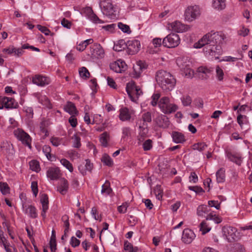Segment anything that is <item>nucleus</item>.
Here are the masks:
<instances>
[{"instance_id": "c9c22d12", "label": "nucleus", "mask_w": 252, "mask_h": 252, "mask_svg": "<svg viewBox=\"0 0 252 252\" xmlns=\"http://www.w3.org/2000/svg\"><path fill=\"white\" fill-rule=\"evenodd\" d=\"M209 212L208 208L206 205L199 206L197 208V214L198 216H203L205 214Z\"/></svg>"}, {"instance_id": "7ed1b4c3", "label": "nucleus", "mask_w": 252, "mask_h": 252, "mask_svg": "<svg viewBox=\"0 0 252 252\" xmlns=\"http://www.w3.org/2000/svg\"><path fill=\"white\" fill-rule=\"evenodd\" d=\"M158 105L160 110L165 114L175 112L178 108L177 105L170 103L169 98L166 96L160 98Z\"/></svg>"}, {"instance_id": "473e14b6", "label": "nucleus", "mask_w": 252, "mask_h": 252, "mask_svg": "<svg viewBox=\"0 0 252 252\" xmlns=\"http://www.w3.org/2000/svg\"><path fill=\"white\" fill-rule=\"evenodd\" d=\"M211 229V227L209 226V223H207L206 220L202 221L199 224V230L203 235L209 232Z\"/></svg>"}, {"instance_id": "ea45409f", "label": "nucleus", "mask_w": 252, "mask_h": 252, "mask_svg": "<svg viewBox=\"0 0 252 252\" xmlns=\"http://www.w3.org/2000/svg\"><path fill=\"white\" fill-rule=\"evenodd\" d=\"M109 139V136L106 132H104L101 134L100 137V142L103 146L105 147L107 146Z\"/></svg>"}, {"instance_id": "2eb2a0df", "label": "nucleus", "mask_w": 252, "mask_h": 252, "mask_svg": "<svg viewBox=\"0 0 252 252\" xmlns=\"http://www.w3.org/2000/svg\"><path fill=\"white\" fill-rule=\"evenodd\" d=\"M126 91L128 95H131L132 92H136V101L139 96L142 94V91L141 89L137 87L134 82H131L127 84Z\"/></svg>"}, {"instance_id": "49530a36", "label": "nucleus", "mask_w": 252, "mask_h": 252, "mask_svg": "<svg viewBox=\"0 0 252 252\" xmlns=\"http://www.w3.org/2000/svg\"><path fill=\"white\" fill-rule=\"evenodd\" d=\"M143 150L145 151L151 150L153 147V141L151 139H147L144 141L142 144Z\"/></svg>"}, {"instance_id": "69168bd1", "label": "nucleus", "mask_w": 252, "mask_h": 252, "mask_svg": "<svg viewBox=\"0 0 252 252\" xmlns=\"http://www.w3.org/2000/svg\"><path fill=\"white\" fill-rule=\"evenodd\" d=\"M61 24L63 27L68 29H70L72 25V23L65 18L62 19Z\"/></svg>"}, {"instance_id": "4c0bfd02", "label": "nucleus", "mask_w": 252, "mask_h": 252, "mask_svg": "<svg viewBox=\"0 0 252 252\" xmlns=\"http://www.w3.org/2000/svg\"><path fill=\"white\" fill-rule=\"evenodd\" d=\"M61 163L69 172H72L73 171V167L72 163L67 159L65 158H62L60 160Z\"/></svg>"}, {"instance_id": "bf43d9fd", "label": "nucleus", "mask_w": 252, "mask_h": 252, "mask_svg": "<svg viewBox=\"0 0 252 252\" xmlns=\"http://www.w3.org/2000/svg\"><path fill=\"white\" fill-rule=\"evenodd\" d=\"M128 206V203L125 202L123 203L122 205H120L118 207V211L120 213L124 214L126 212Z\"/></svg>"}, {"instance_id": "4be33fe9", "label": "nucleus", "mask_w": 252, "mask_h": 252, "mask_svg": "<svg viewBox=\"0 0 252 252\" xmlns=\"http://www.w3.org/2000/svg\"><path fill=\"white\" fill-rule=\"evenodd\" d=\"M34 95L39 103L49 108H52V105L46 95L38 93Z\"/></svg>"}, {"instance_id": "1a4fd4ad", "label": "nucleus", "mask_w": 252, "mask_h": 252, "mask_svg": "<svg viewBox=\"0 0 252 252\" xmlns=\"http://www.w3.org/2000/svg\"><path fill=\"white\" fill-rule=\"evenodd\" d=\"M90 53L93 59H101L104 57V51L99 44H94L90 47Z\"/></svg>"}, {"instance_id": "a18cd8bd", "label": "nucleus", "mask_w": 252, "mask_h": 252, "mask_svg": "<svg viewBox=\"0 0 252 252\" xmlns=\"http://www.w3.org/2000/svg\"><path fill=\"white\" fill-rule=\"evenodd\" d=\"M0 191L3 195L8 194L10 191V189L8 184L6 183L0 182Z\"/></svg>"}, {"instance_id": "338daca9", "label": "nucleus", "mask_w": 252, "mask_h": 252, "mask_svg": "<svg viewBox=\"0 0 252 252\" xmlns=\"http://www.w3.org/2000/svg\"><path fill=\"white\" fill-rule=\"evenodd\" d=\"M155 191L157 198L158 200H160L162 197V191L160 189V187L157 186L156 187V189L155 190Z\"/></svg>"}, {"instance_id": "2f4dec72", "label": "nucleus", "mask_w": 252, "mask_h": 252, "mask_svg": "<svg viewBox=\"0 0 252 252\" xmlns=\"http://www.w3.org/2000/svg\"><path fill=\"white\" fill-rule=\"evenodd\" d=\"M213 7L218 10H220L225 7V0H213L212 3Z\"/></svg>"}, {"instance_id": "37998d69", "label": "nucleus", "mask_w": 252, "mask_h": 252, "mask_svg": "<svg viewBox=\"0 0 252 252\" xmlns=\"http://www.w3.org/2000/svg\"><path fill=\"white\" fill-rule=\"evenodd\" d=\"M207 145L204 142H200L195 143L193 145L192 149L194 150H198L200 152H202L206 149Z\"/></svg>"}, {"instance_id": "c85d7f7f", "label": "nucleus", "mask_w": 252, "mask_h": 252, "mask_svg": "<svg viewBox=\"0 0 252 252\" xmlns=\"http://www.w3.org/2000/svg\"><path fill=\"white\" fill-rule=\"evenodd\" d=\"M112 189L110 187V183L108 181H106L105 183L102 186L101 194L105 196L110 195L112 192Z\"/></svg>"}, {"instance_id": "79ce46f5", "label": "nucleus", "mask_w": 252, "mask_h": 252, "mask_svg": "<svg viewBox=\"0 0 252 252\" xmlns=\"http://www.w3.org/2000/svg\"><path fill=\"white\" fill-rule=\"evenodd\" d=\"M72 146L74 148H79L81 146V138L77 134H74L72 137Z\"/></svg>"}, {"instance_id": "ddd939ff", "label": "nucleus", "mask_w": 252, "mask_h": 252, "mask_svg": "<svg viewBox=\"0 0 252 252\" xmlns=\"http://www.w3.org/2000/svg\"><path fill=\"white\" fill-rule=\"evenodd\" d=\"M119 112V118L123 122L130 121L131 115L134 113L133 110H130L127 107L121 108Z\"/></svg>"}, {"instance_id": "412c9836", "label": "nucleus", "mask_w": 252, "mask_h": 252, "mask_svg": "<svg viewBox=\"0 0 252 252\" xmlns=\"http://www.w3.org/2000/svg\"><path fill=\"white\" fill-rule=\"evenodd\" d=\"M60 170L58 167L50 168L47 171V176L51 180H57L60 177Z\"/></svg>"}, {"instance_id": "bb28decb", "label": "nucleus", "mask_w": 252, "mask_h": 252, "mask_svg": "<svg viewBox=\"0 0 252 252\" xmlns=\"http://www.w3.org/2000/svg\"><path fill=\"white\" fill-rule=\"evenodd\" d=\"M139 128L140 129V131L137 136V139L138 141V144L141 145L146 137L148 129L147 127L142 126L141 125L139 126Z\"/></svg>"}, {"instance_id": "3c124183", "label": "nucleus", "mask_w": 252, "mask_h": 252, "mask_svg": "<svg viewBox=\"0 0 252 252\" xmlns=\"http://www.w3.org/2000/svg\"><path fill=\"white\" fill-rule=\"evenodd\" d=\"M88 16L90 20L95 23H102V21L93 12L91 9H90V14Z\"/></svg>"}, {"instance_id": "dca6fc26", "label": "nucleus", "mask_w": 252, "mask_h": 252, "mask_svg": "<svg viewBox=\"0 0 252 252\" xmlns=\"http://www.w3.org/2000/svg\"><path fill=\"white\" fill-rule=\"evenodd\" d=\"M195 235L191 229H185L182 234V240L185 244H190L195 238Z\"/></svg>"}, {"instance_id": "c03bdc74", "label": "nucleus", "mask_w": 252, "mask_h": 252, "mask_svg": "<svg viewBox=\"0 0 252 252\" xmlns=\"http://www.w3.org/2000/svg\"><path fill=\"white\" fill-rule=\"evenodd\" d=\"M40 202L42 204V207L44 208V210L48 209V197L46 194H44L42 195L40 199Z\"/></svg>"}, {"instance_id": "13d9d810", "label": "nucleus", "mask_w": 252, "mask_h": 252, "mask_svg": "<svg viewBox=\"0 0 252 252\" xmlns=\"http://www.w3.org/2000/svg\"><path fill=\"white\" fill-rule=\"evenodd\" d=\"M37 28L38 30L45 34L46 35H48L51 33V31L46 27L38 25H37Z\"/></svg>"}, {"instance_id": "09e8293b", "label": "nucleus", "mask_w": 252, "mask_h": 252, "mask_svg": "<svg viewBox=\"0 0 252 252\" xmlns=\"http://www.w3.org/2000/svg\"><path fill=\"white\" fill-rule=\"evenodd\" d=\"M199 73H202L205 75L211 73L213 71V68L212 67H207L206 66H200L197 69Z\"/></svg>"}, {"instance_id": "a19ab883", "label": "nucleus", "mask_w": 252, "mask_h": 252, "mask_svg": "<svg viewBox=\"0 0 252 252\" xmlns=\"http://www.w3.org/2000/svg\"><path fill=\"white\" fill-rule=\"evenodd\" d=\"M30 169L34 171L38 172L40 171V165L39 162L36 160H32L29 162Z\"/></svg>"}, {"instance_id": "f03ea898", "label": "nucleus", "mask_w": 252, "mask_h": 252, "mask_svg": "<svg viewBox=\"0 0 252 252\" xmlns=\"http://www.w3.org/2000/svg\"><path fill=\"white\" fill-rule=\"evenodd\" d=\"M156 79L160 87L166 92L172 91L176 83L174 76L170 73L163 70L157 72Z\"/></svg>"}, {"instance_id": "603ef678", "label": "nucleus", "mask_w": 252, "mask_h": 252, "mask_svg": "<svg viewBox=\"0 0 252 252\" xmlns=\"http://www.w3.org/2000/svg\"><path fill=\"white\" fill-rule=\"evenodd\" d=\"M160 95L158 93H155L152 95L151 97L152 100L151 102V104L153 106L155 107L157 106V105L158 103V102H159L158 100L160 98Z\"/></svg>"}, {"instance_id": "4468645a", "label": "nucleus", "mask_w": 252, "mask_h": 252, "mask_svg": "<svg viewBox=\"0 0 252 252\" xmlns=\"http://www.w3.org/2000/svg\"><path fill=\"white\" fill-rule=\"evenodd\" d=\"M178 64L181 69L184 71L185 76L188 78H192L194 76V71L190 67V63L189 61L184 62V63H180V60L178 61Z\"/></svg>"}, {"instance_id": "6ab92c4d", "label": "nucleus", "mask_w": 252, "mask_h": 252, "mask_svg": "<svg viewBox=\"0 0 252 252\" xmlns=\"http://www.w3.org/2000/svg\"><path fill=\"white\" fill-rule=\"evenodd\" d=\"M32 82L38 86H44L49 84L50 81L48 77L38 75L32 78Z\"/></svg>"}, {"instance_id": "f704fd0d", "label": "nucleus", "mask_w": 252, "mask_h": 252, "mask_svg": "<svg viewBox=\"0 0 252 252\" xmlns=\"http://www.w3.org/2000/svg\"><path fill=\"white\" fill-rule=\"evenodd\" d=\"M206 220H213L215 223L218 224L221 222L222 219L214 213H211L206 216Z\"/></svg>"}, {"instance_id": "393cba45", "label": "nucleus", "mask_w": 252, "mask_h": 252, "mask_svg": "<svg viewBox=\"0 0 252 252\" xmlns=\"http://www.w3.org/2000/svg\"><path fill=\"white\" fill-rule=\"evenodd\" d=\"M64 110L72 116H75L78 114L75 104L70 101H68L64 106Z\"/></svg>"}, {"instance_id": "de8ad7c7", "label": "nucleus", "mask_w": 252, "mask_h": 252, "mask_svg": "<svg viewBox=\"0 0 252 252\" xmlns=\"http://www.w3.org/2000/svg\"><path fill=\"white\" fill-rule=\"evenodd\" d=\"M237 122L242 128L243 125L247 123L248 122V118L245 115H239L237 118Z\"/></svg>"}, {"instance_id": "9d476101", "label": "nucleus", "mask_w": 252, "mask_h": 252, "mask_svg": "<svg viewBox=\"0 0 252 252\" xmlns=\"http://www.w3.org/2000/svg\"><path fill=\"white\" fill-rule=\"evenodd\" d=\"M127 52L130 55H134L138 53L141 48L140 42L138 40H129L126 43Z\"/></svg>"}, {"instance_id": "052dcab7", "label": "nucleus", "mask_w": 252, "mask_h": 252, "mask_svg": "<svg viewBox=\"0 0 252 252\" xmlns=\"http://www.w3.org/2000/svg\"><path fill=\"white\" fill-rule=\"evenodd\" d=\"M50 142L53 146L57 147L61 144L62 139L59 137H53L50 139Z\"/></svg>"}, {"instance_id": "a878e982", "label": "nucleus", "mask_w": 252, "mask_h": 252, "mask_svg": "<svg viewBox=\"0 0 252 252\" xmlns=\"http://www.w3.org/2000/svg\"><path fill=\"white\" fill-rule=\"evenodd\" d=\"M68 189V181L65 178H63L61 180V185L57 188V190L62 195H64L67 192Z\"/></svg>"}, {"instance_id": "e433bc0d", "label": "nucleus", "mask_w": 252, "mask_h": 252, "mask_svg": "<svg viewBox=\"0 0 252 252\" xmlns=\"http://www.w3.org/2000/svg\"><path fill=\"white\" fill-rule=\"evenodd\" d=\"M42 151L46 156L47 159L49 160L53 161L52 155L51 154V148L48 145H44L42 147Z\"/></svg>"}, {"instance_id": "423d86ee", "label": "nucleus", "mask_w": 252, "mask_h": 252, "mask_svg": "<svg viewBox=\"0 0 252 252\" xmlns=\"http://www.w3.org/2000/svg\"><path fill=\"white\" fill-rule=\"evenodd\" d=\"M180 43V38L176 33H170L163 38L162 44L167 48H175Z\"/></svg>"}, {"instance_id": "5fc2aeb1", "label": "nucleus", "mask_w": 252, "mask_h": 252, "mask_svg": "<svg viewBox=\"0 0 252 252\" xmlns=\"http://www.w3.org/2000/svg\"><path fill=\"white\" fill-rule=\"evenodd\" d=\"M181 100L184 106H189L192 101L191 97L189 95L183 96Z\"/></svg>"}, {"instance_id": "864d4df0", "label": "nucleus", "mask_w": 252, "mask_h": 252, "mask_svg": "<svg viewBox=\"0 0 252 252\" xmlns=\"http://www.w3.org/2000/svg\"><path fill=\"white\" fill-rule=\"evenodd\" d=\"M118 28L122 30L125 33H130L131 32V31L129 26L124 24L122 23H119L118 24Z\"/></svg>"}, {"instance_id": "8fccbe9b", "label": "nucleus", "mask_w": 252, "mask_h": 252, "mask_svg": "<svg viewBox=\"0 0 252 252\" xmlns=\"http://www.w3.org/2000/svg\"><path fill=\"white\" fill-rule=\"evenodd\" d=\"M80 76L85 79L88 78L90 76V72L85 67H82L79 70Z\"/></svg>"}, {"instance_id": "680f3d73", "label": "nucleus", "mask_w": 252, "mask_h": 252, "mask_svg": "<svg viewBox=\"0 0 252 252\" xmlns=\"http://www.w3.org/2000/svg\"><path fill=\"white\" fill-rule=\"evenodd\" d=\"M31 188L34 196L36 197L38 192L37 183L35 181L32 182Z\"/></svg>"}, {"instance_id": "20e7f679", "label": "nucleus", "mask_w": 252, "mask_h": 252, "mask_svg": "<svg viewBox=\"0 0 252 252\" xmlns=\"http://www.w3.org/2000/svg\"><path fill=\"white\" fill-rule=\"evenodd\" d=\"M99 6L104 15L111 18L114 16L116 8L112 4L111 0H100Z\"/></svg>"}, {"instance_id": "b1692460", "label": "nucleus", "mask_w": 252, "mask_h": 252, "mask_svg": "<svg viewBox=\"0 0 252 252\" xmlns=\"http://www.w3.org/2000/svg\"><path fill=\"white\" fill-rule=\"evenodd\" d=\"M227 157L230 161L235 162L238 165H241L242 162V158L240 154L228 153L227 154Z\"/></svg>"}, {"instance_id": "a211bd4d", "label": "nucleus", "mask_w": 252, "mask_h": 252, "mask_svg": "<svg viewBox=\"0 0 252 252\" xmlns=\"http://www.w3.org/2000/svg\"><path fill=\"white\" fill-rule=\"evenodd\" d=\"M170 30L176 32H183L186 31V27L179 21H175L169 24Z\"/></svg>"}, {"instance_id": "58836bf2", "label": "nucleus", "mask_w": 252, "mask_h": 252, "mask_svg": "<svg viewBox=\"0 0 252 252\" xmlns=\"http://www.w3.org/2000/svg\"><path fill=\"white\" fill-rule=\"evenodd\" d=\"M101 161L106 165L112 166L113 165V161L111 157L107 154H104L101 158Z\"/></svg>"}, {"instance_id": "cd10ccee", "label": "nucleus", "mask_w": 252, "mask_h": 252, "mask_svg": "<svg viewBox=\"0 0 252 252\" xmlns=\"http://www.w3.org/2000/svg\"><path fill=\"white\" fill-rule=\"evenodd\" d=\"M141 120L143 121L142 126L147 127V123L152 122V114L150 112H145L142 113L141 116Z\"/></svg>"}, {"instance_id": "774afa93", "label": "nucleus", "mask_w": 252, "mask_h": 252, "mask_svg": "<svg viewBox=\"0 0 252 252\" xmlns=\"http://www.w3.org/2000/svg\"><path fill=\"white\" fill-rule=\"evenodd\" d=\"M233 252H245L244 248L239 244H237L234 247V251Z\"/></svg>"}, {"instance_id": "f3484780", "label": "nucleus", "mask_w": 252, "mask_h": 252, "mask_svg": "<svg viewBox=\"0 0 252 252\" xmlns=\"http://www.w3.org/2000/svg\"><path fill=\"white\" fill-rule=\"evenodd\" d=\"M147 65L145 62L142 61L137 62L135 65H134L133 68V77L138 78L140 76L143 70L147 68Z\"/></svg>"}, {"instance_id": "9b49d317", "label": "nucleus", "mask_w": 252, "mask_h": 252, "mask_svg": "<svg viewBox=\"0 0 252 252\" xmlns=\"http://www.w3.org/2000/svg\"><path fill=\"white\" fill-rule=\"evenodd\" d=\"M236 231V229L232 226H225L222 228L223 235L229 242L235 240Z\"/></svg>"}, {"instance_id": "e2e57ef3", "label": "nucleus", "mask_w": 252, "mask_h": 252, "mask_svg": "<svg viewBox=\"0 0 252 252\" xmlns=\"http://www.w3.org/2000/svg\"><path fill=\"white\" fill-rule=\"evenodd\" d=\"M70 244L72 247L75 248L78 246L80 244V241L77 239L76 237L72 236L71 238Z\"/></svg>"}, {"instance_id": "f8f14e48", "label": "nucleus", "mask_w": 252, "mask_h": 252, "mask_svg": "<svg viewBox=\"0 0 252 252\" xmlns=\"http://www.w3.org/2000/svg\"><path fill=\"white\" fill-rule=\"evenodd\" d=\"M126 67L125 62L121 60H118L110 64V69L117 73H122L126 69Z\"/></svg>"}, {"instance_id": "4d7b16f0", "label": "nucleus", "mask_w": 252, "mask_h": 252, "mask_svg": "<svg viewBox=\"0 0 252 252\" xmlns=\"http://www.w3.org/2000/svg\"><path fill=\"white\" fill-rule=\"evenodd\" d=\"M216 74L218 80L222 81L223 79V71L218 65L216 67Z\"/></svg>"}, {"instance_id": "6e6552de", "label": "nucleus", "mask_w": 252, "mask_h": 252, "mask_svg": "<svg viewBox=\"0 0 252 252\" xmlns=\"http://www.w3.org/2000/svg\"><path fill=\"white\" fill-rule=\"evenodd\" d=\"M18 106V103L12 97L0 96V109L4 107L6 109L16 108Z\"/></svg>"}, {"instance_id": "6e6d98bb", "label": "nucleus", "mask_w": 252, "mask_h": 252, "mask_svg": "<svg viewBox=\"0 0 252 252\" xmlns=\"http://www.w3.org/2000/svg\"><path fill=\"white\" fill-rule=\"evenodd\" d=\"M68 154L70 158L73 160L79 158V154L75 150H70L68 152Z\"/></svg>"}, {"instance_id": "7c9ffc66", "label": "nucleus", "mask_w": 252, "mask_h": 252, "mask_svg": "<svg viewBox=\"0 0 252 252\" xmlns=\"http://www.w3.org/2000/svg\"><path fill=\"white\" fill-rule=\"evenodd\" d=\"M216 179L218 183H223L225 180V170L223 168H220L216 172Z\"/></svg>"}, {"instance_id": "aec40b11", "label": "nucleus", "mask_w": 252, "mask_h": 252, "mask_svg": "<svg viewBox=\"0 0 252 252\" xmlns=\"http://www.w3.org/2000/svg\"><path fill=\"white\" fill-rule=\"evenodd\" d=\"M156 123L159 127L164 128L168 127L170 125L168 118L163 115H161L156 118Z\"/></svg>"}, {"instance_id": "0e129e2a", "label": "nucleus", "mask_w": 252, "mask_h": 252, "mask_svg": "<svg viewBox=\"0 0 252 252\" xmlns=\"http://www.w3.org/2000/svg\"><path fill=\"white\" fill-rule=\"evenodd\" d=\"M189 190H192L197 193H202L204 191L202 188L199 186H189Z\"/></svg>"}, {"instance_id": "c756f323", "label": "nucleus", "mask_w": 252, "mask_h": 252, "mask_svg": "<svg viewBox=\"0 0 252 252\" xmlns=\"http://www.w3.org/2000/svg\"><path fill=\"white\" fill-rule=\"evenodd\" d=\"M25 213L32 218H36L37 217V213L36 208L32 205L25 206Z\"/></svg>"}, {"instance_id": "39448f33", "label": "nucleus", "mask_w": 252, "mask_h": 252, "mask_svg": "<svg viewBox=\"0 0 252 252\" xmlns=\"http://www.w3.org/2000/svg\"><path fill=\"white\" fill-rule=\"evenodd\" d=\"M14 135L22 143L28 147L30 149L32 148V138L30 135L21 128H17L14 130Z\"/></svg>"}, {"instance_id": "0eeeda50", "label": "nucleus", "mask_w": 252, "mask_h": 252, "mask_svg": "<svg viewBox=\"0 0 252 252\" xmlns=\"http://www.w3.org/2000/svg\"><path fill=\"white\" fill-rule=\"evenodd\" d=\"M200 15V10L196 5L188 7L185 12V18L188 21H192Z\"/></svg>"}, {"instance_id": "5701e85b", "label": "nucleus", "mask_w": 252, "mask_h": 252, "mask_svg": "<svg viewBox=\"0 0 252 252\" xmlns=\"http://www.w3.org/2000/svg\"><path fill=\"white\" fill-rule=\"evenodd\" d=\"M173 141L175 143H183L186 141L184 135L178 131H173L171 134Z\"/></svg>"}, {"instance_id": "f257e3e1", "label": "nucleus", "mask_w": 252, "mask_h": 252, "mask_svg": "<svg viewBox=\"0 0 252 252\" xmlns=\"http://www.w3.org/2000/svg\"><path fill=\"white\" fill-rule=\"evenodd\" d=\"M226 36L222 32H209L204 35L197 42L194 44L195 48L204 47L203 52L210 56L220 55L222 53L221 44L223 43Z\"/></svg>"}, {"instance_id": "72a5a7b5", "label": "nucleus", "mask_w": 252, "mask_h": 252, "mask_svg": "<svg viewBox=\"0 0 252 252\" xmlns=\"http://www.w3.org/2000/svg\"><path fill=\"white\" fill-rule=\"evenodd\" d=\"M94 40L92 38L85 40L81 42V43L77 46L76 49L79 51H83L86 49L89 44H92Z\"/></svg>"}]
</instances>
